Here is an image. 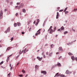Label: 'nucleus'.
I'll use <instances>...</instances> for the list:
<instances>
[{"label": "nucleus", "instance_id": "f257e3e1", "mask_svg": "<svg viewBox=\"0 0 77 77\" xmlns=\"http://www.w3.org/2000/svg\"><path fill=\"white\" fill-rule=\"evenodd\" d=\"M3 11L1 10L0 11V19L3 18V17L2 16L3 15Z\"/></svg>", "mask_w": 77, "mask_h": 77}, {"label": "nucleus", "instance_id": "f03ea898", "mask_svg": "<svg viewBox=\"0 0 77 77\" xmlns=\"http://www.w3.org/2000/svg\"><path fill=\"white\" fill-rule=\"evenodd\" d=\"M41 29H39L38 31L37 32V33L35 34L36 36H38V35H40V33H41V32L40 31H41Z\"/></svg>", "mask_w": 77, "mask_h": 77}, {"label": "nucleus", "instance_id": "7ed1b4c3", "mask_svg": "<svg viewBox=\"0 0 77 77\" xmlns=\"http://www.w3.org/2000/svg\"><path fill=\"white\" fill-rule=\"evenodd\" d=\"M37 59H38V60H39V61H41L42 59V57L40 58L39 57H37Z\"/></svg>", "mask_w": 77, "mask_h": 77}, {"label": "nucleus", "instance_id": "20e7f679", "mask_svg": "<svg viewBox=\"0 0 77 77\" xmlns=\"http://www.w3.org/2000/svg\"><path fill=\"white\" fill-rule=\"evenodd\" d=\"M29 51L28 48H25L24 51L23 53H26V52H27V51Z\"/></svg>", "mask_w": 77, "mask_h": 77}, {"label": "nucleus", "instance_id": "39448f33", "mask_svg": "<svg viewBox=\"0 0 77 77\" xmlns=\"http://www.w3.org/2000/svg\"><path fill=\"white\" fill-rule=\"evenodd\" d=\"M41 73H42V74H43L44 75H45L47 74V72L45 71H41Z\"/></svg>", "mask_w": 77, "mask_h": 77}, {"label": "nucleus", "instance_id": "423d86ee", "mask_svg": "<svg viewBox=\"0 0 77 77\" xmlns=\"http://www.w3.org/2000/svg\"><path fill=\"white\" fill-rule=\"evenodd\" d=\"M53 32H54L53 30V29H51L49 33H50V34H52V33H53Z\"/></svg>", "mask_w": 77, "mask_h": 77}, {"label": "nucleus", "instance_id": "0eeeda50", "mask_svg": "<svg viewBox=\"0 0 77 77\" xmlns=\"http://www.w3.org/2000/svg\"><path fill=\"white\" fill-rule=\"evenodd\" d=\"M66 74H71V72L69 71L68 70L66 71Z\"/></svg>", "mask_w": 77, "mask_h": 77}, {"label": "nucleus", "instance_id": "6e6552de", "mask_svg": "<svg viewBox=\"0 0 77 77\" xmlns=\"http://www.w3.org/2000/svg\"><path fill=\"white\" fill-rule=\"evenodd\" d=\"M39 22V19H38L37 20V22L35 23V26L38 24Z\"/></svg>", "mask_w": 77, "mask_h": 77}, {"label": "nucleus", "instance_id": "1a4fd4ad", "mask_svg": "<svg viewBox=\"0 0 77 77\" xmlns=\"http://www.w3.org/2000/svg\"><path fill=\"white\" fill-rule=\"evenodd\" d=\"M23 51H24V50H23L22 51V52H21V50H20L19 51V54H22V53H23Z\"/></svg>", "mask_w": 77, "mask_h": 77}, {"label": "nucleus", "instance_id": "9d476101", "mask_svg": "<svg viewBox=\"0 0 77 77\" xmlns=\"http://www.w3.org/2000/svg\"><path fill=\"white\" fill-rule=\"evenodd\" d=\"M68 54L69 56H72V55H73V54L71 52L68 53Z\"/></svg>", "mask_w": 77, "mask_h": 77}, {"label": "nucleus", "instance_id": "9b49d317", "mask_svg": "<svg viewBox=\"0 0 77 77\" xmlns=\"http://www.w3.org/2000/svg\"><path fill=\"white\" fill-rule=\"evenodd\" d=\"M24 6V4L23 3H21L20 4V6L21 8H23V6Z\"/></svg>", "mask_w": 77, "mask_h": 77}, {"label": "nucleus", "instance_id": "f8f14e48", "mask_svg": "<svg viewBox=\"0 0 77 77\" xmlns=\"http://www.w3.org/2000/svg\"><path fill=\"white\" fill-rule=\"evenodd\" d=\"M59 51H62V47H59Z\"/></svg>", "mask_w": 77, "mask_h": 77}, {"label": "nucleus", "instance_id": "ddd939ff", "mask_svg": "<svg viewBox=\"0 0 77 77\" xmlns=\"http://www.w3.org/2000/svg\"><path fill=\"white\" fill-rule=\"evenodd\" d=\"M35 69H38V68H39V66L37 65H36L35 66Z\"/></svg>", "mask_w": 77, "mask_h": 77}, {"label": "nucleus", "instance_id": "4468645a", "mask_svg": "<svg viewBox=\"0 0 77 77\" xmlns=\"http://www.w3.org/2000/svg\"><path fill=\"white\" fill-rule=\"evenodd\" d=\"M17 25L18 26H21V23L20 22L17 23Z\"/></svg>", "mask_w": 77, "mask_h": 77}, {"label": "nucleus", "instance_id": "2eb2a0df", "mask_svg": "<svg viewBox=\"0 0 77 77\" xmlns=\"http://www.w3.org/2000/svg\"><path fill=\"white\" fill-rule=\"evenodd\" d=\"M71 58L72 60H74V59H75V57H74V56H72L71 57Z\"/></svg>", "mask_w": 77, "mask_h": 77}, {"label": "nucleus", "instance_id": "dca6fc26", "mask_svg": "<svg viewBox=\"0 0 77 77\" xmlns=\"http://www.w3.org/2000/svg\"><path fill=\"white\" fill-rule=\"evenodd\" d=\"M57 65L58 66H61V64H60V63H58Z\"/></svg>", "mask_w": 77, "mask_h": 77}, {"label": "nucleus", "instance_id": "f3484780", "mask_svg": "<svg viewBox=\"0 0 77 77\" xmlns=\"http://www.w3.org/2000/svg\"><path fill=\"white\" fill-rule=\"evenodd\" d=\"M7 31L8 32H9V31H10V27H9L8 28Z\"/></svg>", "mask_w": 77, "mask_h": 77}, {"label": "nucleus", "instance_id": "a211bd4d", "mask_svg": "<svg viewBox=\"0 0 77 77\" xmlns=\"http://www.w3.org/2000/svg\"><path fill=\"white\" fill-rule=\"evenodd\" d=\"M60 29L61 30H63L64 29V27H63V26H62L60 28Z\"/></svg>", "mask_w": 77, "mask_h": 77}, {"label": "nucleus", "instance_id": "6ab92c4d", "mask_svg": "<svg viewBox=\"0 0 77 77\" xmlns=\"http://www.w3.org/2000/svg\"><path fill=\"white\" fill-rule=\"evenodd\" d=\"M16 8H17V9H20V8H21V7L20 6H16Z\"/></svg>", "mask_w": 77, "mask_h": 77}, {"label": "nucleus", "instance_id": "aec40b11", "mask_svg": "<svg viewBox=\"0 0 77 77\" xmlns=\"http://www.w3.org/2000/svg\"><path fill=\"white\" fill-rule=\"evenodd\" d=\"M56 26L54 27V30H53L54 31V32H55V30H56Z\"/></svg>", "mask_w": 77, "mask_h": 77}, {"label": "nucleus", "instance_id": "412c9836", "mask_svg": "<svg viewBox=\"0 0 77 77\" xmlns=\"http://www.w3.org/2000/svg\"><path fill=\"white\" fill-rule=\"evenodd\" d=\"M22 11L23 12H24V13H25L26 12V9H23L22 10Z\"/></svg>", "mask_w": 77, "mask_h": 77}, {"label": "nucleus", "instance_id": "4be33fe9", "mask_svg": "<svg viewBox=\"0 0 77 77\" xmlns=\"http://www.w3.org/2000/svg\"><path fill=\"white\" fill-rule=\"evenodd\" d=\"M11 47H8L7 49V50H9L10 49H11Z\"/></svg>", "mask_w": 77, "mask_h": 77}, {"label": "nucleus", "instance_id": "5701e85b", "mask_svg": "<svg viewBox=\"0 0 77 77\" xmlns=\"http://www.w3.org/2000/svg\"><path fill=\"white\" fill-rule=\"evenodd\" d=\"M9 57H8L7 59V62H8V60H9Z\"/></svg>", "mask_w": 77, "mask_h": 77}, {"label": "nucleus", "instance_id": "b1692460", "mask_svg": "<svg viewBox=\"0 0 77 77\" xmlns=\"http://www.w3.org/2000/svg\"><path fill=\"white\" fill-rule=\"evenodd\" d=\"M8 77H11V73H9L8 75Z\"/></svg>", "mask_w": 77, "mask_h": 77}, {"label": "nucleus", "instance_id": "393cba45", "mask_svg": "<svg viewBox=\"0 0 77 77\" xmlns=\"http://www.w3.org/2000/svg\"><path fill=\"white\" fill-rule=\"evenodd\" d=\"M51 48H52L53 47H54V45L53 44H52L51 45Z\"/></svg>", "mask_w": 77, "mask_h": 77}, {"label": "nucleus", "instance_id": "a878e982", "mask_svg": "<svg viewBox=\"0 0 77 77\" xmlns=\"http://www.w3.org/2000/svg\"><path fill=\"white\" fill-rule=\"evenodd\" d=\"M22 72H23V74H24V73H25V72H26L24 70H22Z\"/></svg>", "mask_w": 77, "mask_h": 77}, {"label": "nucleus", "instance_id": "bb28decb", "mask_svg": "<svg viewBox=\"0 0 77 77\" xmlns=\"http://www.w3.org/2000/svg\"><path fill=\"white\" fill-rule=\"evenodd\" d=\"M61 77H65V75H61L60 76Z\"/></svg>", "mask_w": 77, "mask_h": 77}, {"label": "nucleus", "instance_id": "cd10ccee", "mask_svg": "<svg viewBox=\"0 0 77 77\" xmlns=\"http://www.w3.org/2000/svg\"><path fill=\"white\" fill-rule=\"evenodd\" d=\"M67 9H68V7L66 8L64 11V12H65V11H66L67 10Z\"/></svg>", "mask_w": 77, "mask_h": 77}, {"label": "nucleus", "instance_id": "c85d7f7f", "mask_svg": "<svg viewBox=\"0 0 77 77\" xmlns=\"http://www.w3.org/2000/svg\"><path fill=\"white\" fill-rule=\"evenodd\" d=\"M17 23H15L14 24V27H16V26H17Z\"/></svg>", "mask_w": 77, "mask_h": 77}, {"label": "nucleus", "instance_id": "c756f323", "mask_svg": "<svg viewBox=\"0 0 77 77\" xmlns=\"http://www.w3.org/2000/svg\"><path fill=\"white\" fill-rule=\"evenodd\" d=\"M51 54H53V52H51V53H50L49 54V55L50 56H51Z\"/></svg>", "mask_w": 77, "mask_h": 77}, {"label": "nucleus", "instance_id": "7c9ffc66", "mask_svg": "<svg viewBox=\"0 0 77 77\" xmlns=\"http://www.w3.org/2000/svg\"><path fill=\"white\" fill-rule=\"evenodd\" d=\"M57 31L60 32V31H62V30H61V29H58Z\"/></svg>", "mask_w": 77, "mask_h": 77}, {"label": "nucleus", "instance_id": "2f4dec72", "mask_svg": "<svg viewBox=\"0 0 77 77\" xmlns=\"http://www.w3.org/2000/svg\"><path fill=\"white\" fill-rule=\"evenodd\" d=\"M3 62H4L3 61L1 62L0 63V65H2V64H3Z\"/></svg>", "mask_w": 77, "mask_h": 77}, {"label": "nucleus", "instance_id": "473e14b6", "mask_svg": "<svg viewBox=\"0 0 77 77\" xmlns=\"http://www.w3.org/2000/svg\"><path fill=\"white\" fill-rule=\"evenodd\" d=\"M58 18H59V15H57L56 19H58Z\"/></svg>", "mask_w": 77, "mask_h": 77}, {"label": "nucleus", "instance_id": "72a5a7b5", "mask_svg": "<svg viewBox=\"0 0 77 77\" xmlns=\"http://www.w3.org/2000/svg\"><path fill=\"white\" fill-rule=\"evenodd\" d=\"M68 33V32L67 31H65L64 32V35H65V34H66V33Z\"/></svg>", "mask_w": 77, "mask_h": 77}, {"label": "nucleus", "instance_id": "f704fd0d", "mask_svg": "<svg viewBox=\"0 0 77 77\" xmlns=\"http://www.w3.org/2000/svg\"><path fill=\"white\" fill-rule=\"evenodd\" d=\"M59 73H56V74L55 75L54 77H56V76H57V75H58V74H59Z\"/></svg>", "mask_w": 77, "mask_h": 77}, {"label": "nucleus", "instance_id": "c9c22d12", "mask_svg": "<svg viewBox=\"0 0 77 77\" xmlns=\"http://www.w3.org/2000/svg\"><path fill=\"white\" fill-rule=\"evenodd\" d=\"M68 11H66L65 12V14H68Z\"/></svg>", "mask_w": 77, "mask_h": 77}, {"label": "nucleus", "instance_id": "e433bc0d", "mask_svg": "<svg viewBox=\"0 0 77 77\" xmlns=\"http://www.w3.org/2000/svg\"><path fill=\"white\" fill-rule=\"evenodd\" d=\"M70 44H71V43H69L67 44V45H69Z\"/></svg>", "mask_w": 77, "mask_h": 77}, {"label": "nucleus", "instance_id": "4c0bfd02", "mask_svg": "<svg viewBox=\"0 0 77 77\" xmlns=\"http://www.w3.org/2000/svg\"><path fill=\"white\" fill-rule=\"evenodd\" d=\"M63 11V10H61L59 11V12H62V11Z\"/></svg>", "mask_w": 77, "mask_h": 77}, {"label": "nucleus", "instance_id": "58836bf2", "mask_svg": "<svg viewBox=\"0 0 77 77\" xmlns=\"http://www.w3.org/2000/svg\"><path fill=\"white\" fill-rule=\"evenodd\" d=\"M74 11H77V8L76 9H74Z\"/></svg>", "mask_w": 77, "mask_h": 77}, {"label": "nucleus", "instance_id": "ea45409f", "mask_svg": "<svg viewBox=\"0 0 77 77\" xmlns=\"http://www.w3.org/2000/svg\"><path fill=\"white\" fill-rule=\"evenodd\" d=\"M57 15H59V12H57Z\"/></svg>", "mask_w": 77, "mask_h": 77}, {"label": "nucleus", "instance_id": "a19ab883", "mask_svg": "<svg viewBox=\"0 0 77 77\" xmlns=\"http://www.w3.org/2000/svg\"><path fill=\"white\" fill-rule=\"evenodd\" d=\"M13 39H14V38L13 37H12L11 38V40L12 41H13Z\"/></svg>", "mask_w": 77, "mask_h": 77}, {"label": "nucleus", "instance_id": "79ce46f5", "mask_svg": "<svg viewBox=\"0 0 77 77\" xmlns=\"http://www.w3.org/2000/svg\"><path fill=\"white\" fill-rule=\"evenodd\" d=\"M20 2H17V5H20Z\"/></svg>", "mask_w": 77, "mask_h": 77}, {"label": "nucleus", "instance_id": "37998d69", "mask_svg": "<svg viewBox=\"0 0 77 77\" xmlns=\"http://www.w3.org/2000/svg\"><path fill=\"white\" fill-rule=\"evenodd\" d=\"M72 31H73V32H75V29H72Z\"/></svg>", "mask_w": 77, "mask_h": 77}, {"label": "nucleus", "instance_id": "c03bdc74", "mask_svg": "<svg viewBox=\"0 0 77 77\" xmlns=\"http://www.w3.org/2000/svg\"><path fill=\"white\" fill-rule=\"evenodd\" d=\"M5 33H8V32L7 30L6 31H5Z\"/></svg>", "mask_w": 77, "mask_h": 77}, {"label": "nucleus", "instance_id": "a18cd8bd", "mask_svg": "<svg viewBox=\"0 0 77 77\" xmlns=\"http://www.w3.org/2000/svg\"><path fill=\"white\" fill-rule=\"evenodd\" d=\"M19 63H20L19 62L17 63V65H19Z\"/></svg>", "mask_w": 77, "mask_h": 77}, {"label": "nucleus", "instance_id": "49530a36", "mask_svg": "<svg viewBox=\"0 0 77 77\" xmlns=\"http://www.w3.org/2000/svg\"><path fill=\"white\" fill-rule=\"evenodd\" d=\"M43 56L44 58H45V55H44Z\"/></svg>", "mask_w": 77, "mask_h": 77}, {"label": "nucleus", "instance_id": "de8ad7c7", "mask_svg": "<svg viewBox=\"0 0 77 77\" xmlns=\"http://www.w3.org/2000/svg\"><path fill=\"white\" fill-rule=\"evenodd\" d=\"M9 0H7L6 1V2H7V3H9Z\"/></svg>", "mask_w": 77, "mask_h": 77}, {"label": "nucleus", "instance_id": "09e8293b", "mask_svg": "<svg viewBox=\"0 0 77 77\" xmlns=\"http://www.w3.org/2000/svg\"><path fill=\"white\" fill-rule=\"evenodd\" d=\"M52 28V26H51L49 28L50 29H51V28Z\"/></svg>", "mask_w": 77, "mask_h": 77}, {"label": "nucleus", "instance_id": "8fccbe9b", "mask_svg": "<svg viewBox=\"0 0 77 77\" xmlns=\"http://www.w3.org/2000/svg\"><path fill=\"white\" fill-rule=\"evenodd\" d=\"M18 15V13H17L16 14V16H17V15Z\"/></svg>", "mask_w": 77, "mask_h": 77}, {"label": "nucleus", "instance_id": "3c124183", "mask_svg": "<svg viewBox=\"0 0 77 77\" xmlns=\"http://www.w3.org/2000/svg\"><path fill=\"white\" fill-rule=\"evenodd\" d=\"M21 33H22V34H24V32H21Z\"/></svg>", "mask_w": 77, "mask_h": 77}, {"label": "nucleus", "instance_id": "603ef678", "mask_svg": "<svg viewBox=\"0 0 77 77\" xmlns=\"http://www.w3.org/2000/svg\"><path fill=\"white\" fill-rule=\"evenodd\" d=\"M20 77H23V75H19Z\"/></svg>", "mask_w": 77, "mask_h": 77}, {"label": "nucleus", "instance_id": "864d4df0", "mask_svg": "<svg viewBox=\"0 0 77 77\" xmlns=\"http://www.w3.org/2000/svg\"><path fill=\"white\" fill-rule=\"evenodd\" d=\"M46 54L47 55H48V52H46Z\"/></svg>", "mask_w": 77, "mask_h": 77}, {"label": "nucleus", "instance_id": "5fc2aeb1", "mask_svg": "<svg viewBox=\"0 0 77 77\" xmlns=\"http://www.w3.org/2000/svg\"><path fill=\"white\" fill-rule=\"evenodd\" d=\"M60 58H62V56H60L59 58H58V59H60Z\"/></svg>", "mask_w": 77, "mask_h": 77}, {"label": "nucleus", "instance_id": "6e6d98bb", "mask_svg": "<svg viewBox=\"0 0 77 77\" xmlns=\"http://www.w3.org/2000/svg\"><path fill=\"white\" fill-rule=\"evenodd\" d=\"M59 53V52H57L56 53V54H58Z\"/></svg>", "mask_w": 77, "mask_h": 77}, {"label": "nucleus", "instance_id": "4d7b16f0", "mask_svg": "<svg viewBox=\"0 0 77 77\" xmlns=\"http://www.w3.org/2000/svg\"><path fill=\"white\" fill-rule=\"evenodd\" d=\"M12 56V54H11L10 56H9V57H10V56Z\"/></svg>", "mask_w": 77, "mask_h": 77}, {"label": "nucleus", "instance_id": "13d9d810", "mask_svg": "<svg viewBox=\"0 0 77 77\" xmlns=\"http://www.w3.org/2000/svg\"><path fill=\"white\" fill-rule=\"evenodd\" d=\"M36 22V21H34L33 22V24H35V23Z\"/></svg>", "mask_w": 77, "mask_h": 77}, {"label": "nucleus", "instance_id": "bf43d9fd", "mask_svg": "<svg viewBox=\"0 0 77 77\" xmlns=\"http://www.w3.org/2000/svg\"><path fill=\"white\" fill-rule=\"evenodd\" d=\"M31 28H29V31H30V30H31Z\"/></svg>", "mask_w": 77, "mask_h": 77}, {"label": "nucleus", "instance_id": "052dcab7", "mask_svg": "<svg viewBox=\"0 0 77 77\" xmlns=\"http://www.w3.org/2000/svg\"><path fill=\"white\" fill-rule=\"evenodd\" d=\"M7 11V9H5V12H6V11Z\"/></svg>", "mask_w": 77, "mask_h": 77}, {"label": "nucleus", "instance_id": "680f3d73", "mask_svg": "<svg viewBox=\"0 0 77 77\" xmlns=\"http://www.w3.org/2000/svg\"><path fill=\"white\" fill-rule=\"evenodd\" d=\"M50 30H51V29H50V28L48 30V31H50Z\"/></svg>", "mask_w": 77, "mask_h": 77}, {"label": "nucleus", "instance_id": "e2e57ef3", "mask_svg": "<svg viewBox=\"0 0 77 77\" xmlns=\"http://www.w3.org/2000/svg\"><path fill=\"white\" fill-rule=\"evenodd\" d=\"M39 50H37V52H39Z\"/></svg>", "mask_w": 77, "mask_h": 77}, {"label": "nucleus", "instance_id": "0e129e2a", "mask_svg": "<svg viewBox=\"0 0 77 77\" xmlns=\"http://www.w3.org/2000/svg\"><path fill=\"white\" fill-rule=\"evenodd\" d=\"M28 75L27 74L26 75V76H25L26 77H27V76Z\"/></svg>", "mask_w": 77, "mask_h": 77}, {"label": "nucleus", "instance_id": "69168bd1", "mask_svg": "<svg viewBox=\"0 0 77 77\" xmlns=\"http://www.w3.org/2000/svg\"><path fill=\"white\" fill-rule=\"evenodd\" d=\"M76 60L77 61V57L76 58Z\"/></svg>", "mask_w": 77, "mask_h": 77}, {"label": "nucleus", "instance_id": "338daca9", "mask_svg": "<svg viewBox=\"0 0 77 77\" xmlns=\"http://www.w3.org/2000/svg\"><path fill=\"white\" fill-rule=\"evenodd\" d=\"M57 35H56L55 36V37H57Z\"/></svg>", "mask_w": 77, "mask_h": 77}, {"label": "nucleus", "instance_id": "774afa93", "mask_svg": "<svg viewBox=\"0 0 77 77\" xmlns=\"http://www.w3.org/2000/svg\"><path fill=\"white\" fill-rule=\"evenodd\" d=\"M10 67H11V64H10Z\"/></svg>", "mask_w": 77, "mask_h": 77}]
</instances>
